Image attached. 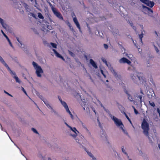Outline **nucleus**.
I'll return each instance as SVG.
<instances>
[{"label":"nucleus","mask_w":160,"mask_h":160,"mask_svg":"<svg viewBox=\"0 0 160 160\" xmlns=\"http://www.w3.org/2000/svg\"><path fill=\"white\" fill-rule=\"evenodd\" d=\"M13 78L15 79L16 82L20 84L21 82V81L19 79L17 76H13Z\"/></svg>","instance_id":"30"},{"label":"nucleus","mask_w":160,"mask_h":160,"mask_svg":"<svg viewBox=\"0 0 160 160\" xmlns=\"http://www.w3.org/2000/svg\"><path fill=\"white\" fill-rule=\"evenodd\" d=\"M140 27L141 28H142V30L143 31V32H145V31L143 29V25H140Z\"/></svg>","instance_id":"52"},{"label":"nucleus","mask_w":160,"mask_h":160,"mask_svg":"<svg viewBox=\"0 0 160 160\" xmlns=\"http://www.w3.org/2000/svg\"><path fill=\"white\" fill-rule=\"evenodd\" d=\"M123 54L124 56L127 57L131 60H132L133 59V58L132 54H128L125 52H124L123 53Z\"/></svg>","instance_id":"22"},{"label":"nucleus","mask_w":160,"mask_h":160,"mask_svg":"<svg viewBox=\"0 0 160 160\" xmlns=\"http://www.w3.org/2000/svg\"><path fill=\"white\" fill-rule=\"evenodd\" d=\"M0 23H1V25H2V26L3 27L6 29H7L8 28V25L5 23H4V21H3V20L0 18Z\"/></svg>","instance_id":"23"},{"label":"nucleus","mask_w":160,"mask_h":160,"mask_svg":"<svg viewBox=\"0 0 160 160\" xmlns=\"http://www.w3.org/2000/svg\"><path fill=\"white\" fill-rule=\"evenodd\" d=\"M28 15H31V16H32L34 18H36V16L33 13H30V12L28 13Z\"/></svg>","instance_id":"40"},{"label":"nucleus","mask_w":160,"mask_h":160,"mask_svg":"<svg viewBox=\"0 0 160 160\" xmlns=\"http://www.w3.org/2000/svg\"><path fill=\"white\" fill-rule=\"evenodd\" d=\"M149 105L152 107H154L155 106V103L152 101H149Z\"/></svg>","instance_id":"33"},{"label":"nucleus","mask_w":160,"mask_h":160,"mask_svg":"<svg viewBox=\"0 0 160 160\" xmlns=\"http://www.w3.org/2000/svg\"><path fill=\"white\" fill-rule=\"evenodd\" d=\"M52 10L54 14L60 19H63V18L61 13L53 8H52Z\"/></svg>","instance_id":"11"},{"label":"nucleus","mask_w":160,"mask_h":160,"mask_svg":"<svg viewBox=\"0 0 160 160\" xmlns=\"http://www.w3.org/2000/svg\"><path fill=\"white\" fill-rule=\"evenodd\" d=\"M4 92H5V93L7 94H8V95H9V96H10L11 97H12V96L10 94H9L7 92H6L5 91H4Z\"/></svg>","instance_id":"50"},{"label":"nucleus","mask_w":160,"mask_h":160,"mask_svg":"<svg viewBox=\"0 0 160 160\" xmlns=\"http://www.w3.org/2000/svg\"><path fill=\"white\" fill-rule=\"evenodd\" d=\"M109 116L112 119L116 125L117 127H119L125 133V131L123 128V125L121 120L117 118L111 114H110Z\"/></svg>","instance_id":"3"},{"label":"nucleus","mask_w":160,"mask_h":160,"mask_svg":"<svg viewBox=\"0 0 160 160\" xmlns=\"http://www.w3.org/2000/svg\"><path fill=\"white\" fill-rule=\"evenodd\" d=\"M73 21L77 27L79 29V31L81 32V30L80 25L76 17L73 18Z\"/></svg>","instance_id":"17"},{"label":"nucleus","mask_w":160,"mask_h":160,"mask_svg":"<svg viewBox=\"0 0 160 160\" xmlns=\"http://www.w3.org/2000/svg\"><path fill=\"white\" fill-rule=\"evenodd\" d=\"M6 39H7V40H8V42H9V45H10V46H11L13 48V46H12V43H11V41H10V39H9V38H8H8H7Z\"/></svg>","instance_id":"39"},{"label":"nucleus","mask_w":160,"mask_h":160,"mask_svg":"<svg viewBox=\"0 0 160 160\" xmlns=\"http://www.w3.org/2000/svg\"><path fill=\"white\" fill-rule=\"evenodd\" d=\"M52 50L54 52L56 56L60 58H61L63 60H64V58L63 57H62V56L59 53H58L54 49H53Z\"/></svg>","instance_id":"24"},{"label":"nucleus","mask_w":160,"mask_h":160,"mask_svg":"<svg viewBox=\"0 0 160 160\" xmlns=\"http://www.w3.org/2000/svg\"><path fill=\"white\" fill-rule=\"evenodd\" d=\"M3 35L6 38L8 37V36L5 34V33H3Z\"/></svg>","instance_id":"58"},{"label":"nucleus","mask_w":160,"mask_h":160,"mask_svg":"<svg viewBox=\"0 0 160 160\" xmlns=\"http://www.w3.org/2000/svg\"><path fill=\"white\" fill-rule=\"evenodd\" d=\"M100 72L103 75L104 78H106L107 75L108 74V72L105 70H103L102 69H100Z\"/></svg>","instance_id":"25"},{"label":"nucleus","mask_w":160,"mask_h":160,"mask_svg":"<svg viewBox=\"0 0 160 160\" xmlns=\"http://www.w3.org/2000/svg\"><path fill=\"white\" fill-rule=\"evenodd\" d=\"M157 112L158 113L159 117H160V109H159V108H158L157 109Z\"/></svg>","instance_id":"49"},{"label":"nucleus","mask_w":160,"mask_h":160,"mask_svg":"<svg viewBox=\"0 0 160 160\" xmlns=\"http://www.w3.org/2000/svg\"><path fill=\"white\" fill-rule=\"evenodd\" d=\"M100 136L102 140H105L106 139L107 136L106 134L103 130H102V132H101L100 134Z\"/></svg>","instance_id":"19"},{"label":"nucleus","mask_w":160,"mask_h":160,"mask_svg":"<svg viewBox=\"0 0 160 160\" xmlns=\"http://www.w3.org/2000/svg\"><path fill=\"white\" fill-rule=\"evenodd\" d=\"M141 127L143 130L144 134L148 138L150 142L151 143H152L153 141L150 137V135L148 133V131L149 129V125L144 118L143 119L142 122Z\"/></svg>","instance_id":"1"},{"label":"nucleus","mask_w":160,"mask_h":160,"mask_svg":"<svg viewBox=\"0 0 160 160\" xmlns=\"http://www.w3.org/2000/svg\"><path fill=\"white\" fill-rule=\"evenodd\" d=\"M22 6L25 8L26 12H28L29 13L30 12L31 9L27 4L25 3H23Z\"/></svg>","instance_id":"20"},{"label":"nucleus","mask_w":160,"mask_h":160,"mask_svg":"<svg viewBox=\"0 0 160 160\" xmlns=\"http://www.w3.org/2000/svg\"><path fill=\"white\" fill-rule=\"evenodd\" d=\"M154 48L155 49V50L156 51V52H157L159 54V51L158 50V49L157 48V47H156V46H155L154 45Z\"/></svg>","instance_id":"42"},{"label":"nucleus","mask_w":160,"mask_h":160,"mask_svg":"<svg viewBox=\"0 0 160 160\" xmlns=\"http://www.w3.org/2000/svg\"><path fill=\"white\" fill-rule=\"evenodd\" d=\"M130 77L133 82L135 83H138V79H136L135 77H139L138 73L136 72H134L133 73L131 74Z\"/></svg>","instance_id":"10"},{"label":"nucleus","mask_w":160,"mask_h":160,"mask_svg":"<svg viewBox=\"0 0 160 160\" xmlns=\"http://www.w3.org/2000/svg\"><path fill=\"white\" fill-rule=\"evenodd\" d=\"M145 4L147 6L152 8L154 6V3L153 2H151L147 0L145 3Z\"/></svg>","instance_id":"21"},{"label":"nucleus","mask_w":160,"mask_h":160,"mask_svg":"<svg viewBox=\"0 0 160 160\" xmlns=\"http://www.w3.org/2000/svg\"><path fill=\"white\" fill-rule=\"evenodd\" d=\"M17 39L18 42L22 46V45L21 42L19 40V38H17Z\"/></svg>","instance_id":"48"},{"label":"nucleus","mask_w":160,"mask_h":160,"mask_svg":"<svg viewBox=\"0 0 160 160\" xmlns=\"http://www.w3.org/2000/svg\"><path fill=\"white\" fill-rule=\"evenodd\" d=\"M39 157H40V158H44V157L42 156L40 154V155L39 156Z\"/></svg>","instance_id":"62"},{"label":"nucleus","mask_w":160,"mask_h":160,"mask_svg":"<svg viewBox=\"0 0 160 160\" xmlns=\"http://www.w3.org/2000/svg\"><path fill=\"white\" fill-rule=\"evenodd\" d=\"M104 47L105 49H107L108 47V46L106 44H104Z\"/></svg>","instance_id":"51"},{"label":"nucleus","mask_w":160,"mask_h":160,"mask_svg":"<svg viewBox=\"0 0 160 160\" xmlns=\"http://www.w3.org/2000/svg\"><path fill=\"white\" fill-rule=\"evenodd\" d=\"M97 122H98V125L99 126L100 128L101 129H102L103 127L101 124L100 123V121H99L98 118L97 119Z\"/></svg>","instance_id":"35"},{"label":"nucleus","mask_w":160,"mask_h":160,"mask_svg":"<svg viewBox=\"0 0 160 160\" xmlns=\"http://www.w3.org/2000/svg\"><path fill=\"white\" fill-rule=\"evenodd\" d=\"M69 54L72 56L74 57V54L71 51H68Z\"/></svg>","instance_id":"45"},{"label":"nucleus","mask_w":160,"mask_h":160,"mask_svg":"<svg viewBox=\"0 0 160 160\" xmlns=\"http://www.w3.org/2000/svg\"><path fill=\"white\" fill-rule=\"evenodd\" d=\"M147 94L148 98L150 100H152L156 99L158 101L159 103L160 102V98H156L155 94L153 91H152L151 92H148Z\"/></svg>","instance_id":"9"},{"label":"nucleus","mask_w":160,"mask_h":160,"mask_svg":"<svg viewBox=\"0 0 160 160\" xmlns=\"http://www.w3.org/2000/svg\"><path fill=\"white\" fill-rule=\"evenodd\" d=\"M1 130L3 131H5V132H6L7 133V135L9 137V138H10V137L9 136V135L8 134V133L7 132H6V131L5 130H4V129H3V128H2V126L1 125ZM10 139L11 140V139L10 138Z\"/></svg>","instance_id":"44"},{"label":"nucleus","mask_w":160,"mask_h":160,"mask_svg":"<svg viewBox=\"0 0 160 160\" xmlns=\"http://www.w3.org/2000/svg\"><path fill=\"white\" fill-rule=\"evenodd\" d=\"M3 35L6 38L8 37V36L5 34V33H3Z\"/></svg>","instance_id":"59"},{"label":"nucleus","mask_w":160,"mask_h":160,"mask_svg":"<svg viewBox=\"0 0 160 160\" xmlns=\"http://www.w3.org/2000/svg\"><path fill=\"white\" fill-rule=\"evenodd\" d=\"M90 63L92 66L95 68H97L98 67L95 62L92 59L90 60Z\"/></svg>","instance_id":"26"},{"label":"nucleus","mask_w":160,"mask_h":160,"mask_svg":"<svg viewBox=\"0 0 160 160\" xmlns=\"http://www.w3.org/2000/svg\"><path fill=\"white\" fill-rule=\"evenodd\" d=\"M38 18L41 19H43L44 18V17L42 14L40 12H38Z\"/></svg>","instance_id":"36"},{"label":"nucleus","mask_w":160,"mask_h":160,"mask_svg":"<svg viewBox=\"0 0 160 160\" xmlns=\"http://www.w3.org/2000/svg\"><path fill=\"white\" fill-rule=\"evenodd\" d=\"M69 28H70V29L72 30V31H74V29L72 27V26L71 25L70 26H69Z\"/></svg>","instance_id":"53"},{"label":"nucleus","mask_w":160,"mask_h":160,"mask_svg":"<svg viewBox=\"0 0 160 160\" xmlns=\"http://www.w3.org/2000/svg\"><path fill=\"white\" fill-rule=\"evenodd\" d=\"M21 89L25 93V94L26 95H28L26 91H25V89H24L22 87Z\"/></svg>","instance_id":"46"},{"label":"nucleus","mask_w":160,"mask_h":160,"mask_svg":"<svg viewBox=\"0 0 160 160\" xmlns=\"http://www.w3.org/2000/svg\"><path fill=\"white\" fill-rule=\"evenodd\" d=\"M142 33L141 34L139 35V37L140 40V44L142 45V38L143 37V33L142 31Z\"/></svg>","instance_id":"28"},{"label":"nucleus","mask_w":160,"mask_h":160,"mask_svg":"<svg viewBox=\"0 0 160 160\" xmlns=\"http://www.w3.org/2000/svg\"><path fill=\"white\" fill-rule=\"evenodd\" d=\"M132 107L134 109L135 114L136 115L138 114V111L136 110V109L135 108V107L134 106H132Z\"/></svg>","instance_id":"41"},{"label":"nucleus","mask_w":160,"mask_h":160,"mask_svg":"<svg viewBox=\"0 0 160 160\" xmlns=\"http://www.w3.org/2000/svg\"><path fill=\"white\" fill-rule=\"evenodd\" d=\"M31 1L33 5L35 7H37V3L36 2V0H31Z\"/></svg>","instance_id":"34"},{"label":"nucleus","mask_w":160,"mask_h":160,"mask_svg":"<svg viewBox=\"0 0 160 160\" xmlns=\"http://www.w3.org/2000/svg\"><path fill=\"white\" fill-rule=\"evenodd\" d=\"M41 99L43 102L44 103L47 108L51 110V112L52 113H53L55 116H59V114L58 112L53 108L48 101L47 99H44L43 98H41Z\"/></svg>","instance_id":"4"},{"label":"nucleus","mask_w":160,"mask_h":160,"mask_svg":"<svg viewBox=\"0 0 160 160\" xmlns=\"http://www.w3.org/2000/svg\"><path fill=\"white\" fill-rule=\"evenodd\" d=\"M119 62L120 63H127L129 65H130L131 62L125 58H122L119 60Z\"/></svg>","instance_id":"12"},{"label":"nucleus","mask_w":160,"mask_h":160,"mask_svg":"<svg viewBox=\"0 0 160 160\" xmlns=\"http://www.w3.org/2000/svg\"><path fill=\"white\" fill-rule=\"evenodd\" d=\"M3 35L6 38L8 37V36L5 34V33H3Z\"/></svg>","instance_id":"60"},{"label":"nucleus","mask_w":160,"mask_h":160,"mask_svg":"<svg viewBox=\"0 0 160 160\" xmlns=\"http://www.w3.org/2000/svg\"><path fill=\"white\" fill-rule=\"evenodd\" d=\"M50 48H57V45L55 43L51 42L50 43Z\"/></svg>","instance_id":"31"},{"label":"nucleus","mask_w":160,"mask_h":160,"mask_svg":"<svg viewBox=\"0 0 160 160\" xmlns=\"http://www.w3.org/2000/svg\"><path fill=\"white\" fill-rule=\"evenodd\" d=\"M140 1L145 3L147 0H140Z\"/></svg>","instance_id":"56"},{"label":"nucleus","mask_w":160,"mask_h":160,"mask_svg":"<svg viewBox=\"0 0 160 160\" xmlns=\"http://www.w3.org/2000/svg\"><path fill=\"white\" fill-rule=\"evenodd\" d=\"M102 61L108 67L109 69L111 71L112 73H113L114 76L116 77L117 75V73L115 72V70L113 69V68L111 67V65L108 64L106 60L104 58H102Z\"/></svg>","instance_id":"8"},{"label":"nucleus","mask_w":160,"mask_h":160,"mask_svg":"<svg viewBox=\"0 0 160 160\" xmlns=\"http://www.w3.org/2000/svg\"><path fill=\"white\" fill-rule=\"evenodd\" d=\"M141 94H137L136 96V97L139 99V100L138 101V102H140V103H141L143 101L142 98L143 97L142 95L143 94L142 90L141 91Z\"/></svg>","instance_id":"16"},{"label":"nucleus","mask_w":160,"mask_h":160,"mask_svg":"<svg viewBox=\"0 0 160 160\" xmlns=\"http://www.w3.org/2000/svg\"><path fill=\"white\" fill-rule=\"evenodd\" d=\"M122 151L124 154L126 155H127V153L126 152L125 149L124 148V147L123 146L122 147Z\"/></svg>","instance_id":"38"},{"label":"nucleus","mask_w":160,"mask_h":160,"mask_svg":"<svg viewBox=\"0 0 160 160\" xmlns=\"http://www.w3.org/2000/svg\"><path fill=\"white\" fill-rule=\"evenodd\" d=\"M32 65L34 69L35 70V73L37 77L41 78L44 71L41 66L34 62H32Z\"/></svg>","instance_id":"2"},{"label":"nucleus","mask_w":160,"mask_h":160,"mask_svg":"<svg viewBox=\"0 0 160 160\" xmlns=\"http://www.w3.org/2000/svg\"><path fill=\"white\" fill-rule=\"evenodd\" d=\"M48 23L47 22H45V23L46 25H45L44 26H43L42 27L43 28V31L44 32H47L49 31V30H47L45 28L46 27L49 30H51L52 29V26L51 25H48L47 24Z\"/></svg>","instance_id":"13"},{"label":"nucleus","mask_w":160,"mask_h":160,"mask_svg":"<svg viewBox=\"0 0 160 160\" xmlns=\"http://www.w3.org/2000/svg\"><path fill=\"white\" fill-rule=\"evenodd\" d=\"M69 128L70 129L69 131L70 135L77 142H79V140L76 138L79 132L75 127H70Z\"/></svg>","instance_id":"5"},{"label":"nucleus","mask_w":160,"mask_h":160,"mask_svg":"<svg viewBox=\"0 0 160 160\" xmlns=\"http://www.w3.org/2000/svg\"><path fill=\"white\" fill-rule=\"evenodd\" d=\"M88 155L92 158V160H97L96 158L94 155L90 152L89 151L87 152Z\"/></svg>","instance_id":"27"},{"label":"nucleus","mask_w":160,"mask_h":160,"mask_svg":"<svg viewBox=\"0 0 160 160\" xmlns=\"http://www.w3.org/2000/svg\"><path fill=\"white\" fill-rule=\"evenodd\" d=\"M67 24L68 25V26H70L71 25L70 23V22H67Z\"/></svg>","instance_id":"61"},{"label":"nucleus","mask_w":160,"mask_h":160,"mask_svg":"<svg viewBox=\"0 0 160 160\" xmlns=\"http://www.w3.org/2000/svg\"><path fill=\"white\" fill-rule=\"evenodd\" d=\"M47 160H52V159H51L50 158H48V159H47Z\"/></svg>","instance_id":"64"},{"label":"nucleus","mask_w":160,"mask_h":160,"mask_svg":"<svg viewBox=\"0 0 160 160\" xmlns=\"http://www.w3.org/2000/svg\"><path fill=\"white\" fill-rule=\"evenodd\" d=\"M80 122V124L82 125L83 128L86 130L87 133L89 134V135L91 134V132L88 129V128L86 127L85 125L83 123L81 120L79 121Z\"/></svg>","instance_id":"18"},{"label":"nucleus","mask_w":160,"mask_h":160,"mask_svg":"<svg viewBox=\"0 0 160 160\" xmlns=\"http://www.w3.org/2000/svg\"><path fill=\"white\" fill-rule=\"evenodd\" d=\"M69 28H70V29L72 30V31H74V29L72 27V26L71 25L70 26H69Z\"/></svg>","instance_id":"54"},{"label":"nucleus","mask_w":160,"mask_h":160,"mask_svg":"<svg viewBox=\"0 0 160 160\" xmlns=\"http://www.w3.org/2000/svg\"><path fill=\"white\" fill-rule=\"evenodd\" d=\"M140 1L145 3L147 0H140Z\"/></svg>","instance_id":"55"},{"label":"nucleus","mask_w":160,"mask_h":160,"mask_svg":"<svg viewBox=\"0 0 160 160\" xmlns=\"http://www.w3.org/2000/svg\"><path fill=\"white\" fill-rule=\"evenodd\" d=\"M4 66L7 68V69L10 72V73L12 75H13V76H17L15 72L12 71L9 67H8V65L7 64V63L5 62L4 61H3V62H2V63Z\"/></svg>","instance_id":"14"},{"label":"nucleus","mask_w":160,"mask_h":160,"mask_svg":"<svg viewBox=\"0 0 160 160\" xmlns=\"http://www.w3.org/2000/svg\"><path fill=\"white\" fill-rule=\"evenodd\" d=\"M58 99H59L60 101V102L62 105V106L64 107V108L65 109L66 112L69 114L70 116V117H71V118L72 119H74L73 116L71 112L70 111L67 104L66 103V102H65L62 101V99L60 97H58Z\"/></svg>","instance_id":"6"},{"label":"nucleus","mask_w":160,"mask_h":160,"mask_svg":"<svg viewBox=\"0 0 160 160\" xmlns=\"http://www.w3.org/2000/svg\"><path fill=\"white\" fill-rule=\"evenodd\" d=\"M65 124L66 125L68 128H69L71 126L68 125L67 123L66 122L65 123Z\"/></svg>","instance_id":"57"},{"label":"nucleus","mask_w":160,"mask_h":160,"mask_svg":"<svg viewBox=\"0 0 160 160\" xmlns=\"http://www.w3.org/2000/svg\"><path fill=\"white\" fill-rule=\"evenodd\" d=\"M32 130L35 133H36V134L38 133V131H37V130L35 129L34 128H32Z\"/></svg>","instance_id":"43"},{"label":"nucleus","mask_w":160,"mask_h":160,"mask_svg":"<svg viewBox=\"0 0 160 160\" xmlns=\"http://www.w3.org/2000/svg\"><path fill=\"white\" fill-rule=\"evenodd\" d=\"M80 103L84 110L87 112L89 111V108L88 107V102L87 100L85 99H82V101Z\"/></svg>","instance_id":"7"},{"label":"nucleus","mask_w":160,"mask_h":160,"mask_svg":"<svg viewBox=\"0 0 160 160\" xmlns=\"http://www.w3.org/2000/svg\"><path fill=\"white\" fill-rule=\"evenodd\" d=\"M144 8L147 11H148L149 12H150L151 13L153 12L149 8L147 7H144Z\"/></svg>","instance_id":"32"},{"label":"nucleus","mask_w":160,"mask_h":160,"mask_svg":"<svg viewBox=\"0 0 160 160\" xmlns=\"http://www.w3.org/2000/svg\"><path fill=\"white\" fill-rule=\"evenodd\" d=\"M136 79H138V83L142 82L143 83L146 81L145 78L143 76H139V77H135Z\"/></svg>","instance_id":"15"},{"label":"nucleus","mask_w":160,"mask_h":160,"mask_svg":"<svg viewBox=\"0 0 160 160\" xmlns=\"http://www.w3.org/2000/svg\"><path fill=\"white\" fill-rule=\"evenodd\" d=\"M128 99L130 101L133 102L135 104V102H134V100L132 99V97L131 96H130V95H128Z\"/></svg>","instance_id":"37"},{"label":"nucleus","mask_w":160,"mask_h":160,"mask_svg":"<svg viewBox=\"0 0 160 160\" xmlns=\"http://www.w3.org/2000/svg\"><path fill=\"white\" fill-rule=\"evenodd\" d=\"M92 109L93 111L95 112V114H96V112L95 110V109L93 108Z\"/></svg>","instance_id":"63"},{"label":"nucleus","mask_w":160,"mask_h":160,"mask_svg":"<svg viewBox=\"0 0 160 160\" xmlns=\"http://www.w3.org/2000/svg\"><path fill=\"white\" fill-rule=\"evenodd\" d=\"M122 112L123 113V114H124V115H125L126 117V118L128 119V120L129 121V122H130V123L132 124V126L133 127H134L132 124V122L131 121V120H130V118H129V117L127 116V114L126 113L124 112V111H123V112H122Z\"/></svg>","instance_id":"29"},{"label":"nucleus","mask_w":160,"mask_h":160,"mask_svg":"<svg viewBox=\"0 0 160 160\" xmlns=\"http://www.w3.org/2000/svg\"><path fill=\"white\" fill-rule=\"evenodd\" d=\"M4 60L0 56V62L2 63V62H3Z\"/></svg>","instance_id":"47"}]
</instances>
